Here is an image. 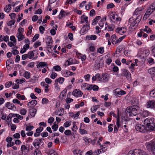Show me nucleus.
<instances>
[{
    "instance_id": "22",
    "label": "nucleus",
    "mask_w": 155,
    "mask_h": 155,
    "mask_svg": "<svg viewBox=\"0 0 155 155\" xmlns=\"http://www.w3.org/2000/svg\"><path fill=\"white\" fill-rule=\"evenodd\" d=\"M101 18L100 16H97L93 20L92 23L93 25H95L96 24L97 22H98V21Z\"/></svg>"
},
{
    "instance_id": "38",
    "label": "nucleus",
    "mask_w": 155,
    "mask_h": 155,
    "mask_svg": "<svg viewBox=\"0 0 155 155\" xmlns=\"http://www.w3.org/2000/svg\"><path fill=\"white\" fill-rule=\"evenodd\" d=\"M48 102V100L46 98H44L42 99V103L43 104H47Z\"/></svg>"
},
{
    "instance_id": "63",
    "label": "nucleus",
    "mask_w": 155,
    "mask_h": 155,
    "mask_svg": "<svg viewBox=\"0 0 155 155\" xmlns=\"http://www.w3.org/2000/svg\"><path fill=\"white\" fill-rule=\"evenodd\" d=\"M97 38V36L95 35H91V40H95Z\"/></svg>"
},
{
    "instance_id": "10",
    "label": "nucleus",
    "mask_w": 155,
    "mask_h": 155,
    "mask_svg": "<svg viewBox=\"0 0 155 155\" xmlns=\"http://www.w3.org/2000/svg\"><path fill=\"white\" fill-rule=\"evenodd\" d=\"M48 65L47 62H40L37 65V67L38 68H42L47 66Z\"/></svg>"
},
{
    "instance_id": "11",
    "label": "nucleus",
    "mask_w": 155,
    "mask_h": 155,
    "mask_svg": "<svg viewBox=\"0 0 155 155\" xmlns=\"http://www.w3.org/2000/svg\"><path fill=\"white\" fill-rule=\"evenodd\" d=\"M89 87H87V89L88 91L93 89V91H97L98 90L99 88L98 87L95 85H93L91 84L89 85Z\"/></svg>"
},
{
    "instance_id": "21",
    "label": "nucleus",
    "mask_w": 155,
    "mask_h": 155,
    "mask_svg": "<svg viewBox=\"0 0 155 155\" xmlns=\"http://www.w3.org/2000/svg\"><path fill=\"white\" fill-rule=\"evenodd\" d=\"M143 8L142 7H139L137 8L135 10L134 14L136 15H138L141 13V12L142 11Z\"/></svg>"
},
{
    "instance_id": "5",
    "label": "nucleus",
    "mask_w": 155,
    "mask_h": 155,
    "mask_svg": "<svg viewBox=\"0 0 155 155\" xmlns=\"http://www.w3.org/2000/svg\"><path fill=\"white\" fill-rule=\"evenodd\" d=\"M126 92L123 90H120L119 89H116L114 91V94L117 97H120L121 95L125 94Z\"/></svg>"
},
{
    "instance_id": "41",
    "label": "nucleus",
    "mask_w": 155,
    "mask_h": 155,
    "mask_svg": "<svg viewBox=\"0 0 155 155\" xmlns=\"http://www.w3.org/2000/svg\"><path fill=\"white\" fill-rule=\"evenodd\" d=\"M149 7L153 11H154L155 10V2L153 3H152L150 5V6Z\"/></svg>"
},
{
    "instance_id": "14",
    "label": "nucleus",
    "mask_w": 155,
    "mask_h": 155,
    "mask_svg": "<svg viewBox=\"0 0 155 155\" xmlns=\"http://www.w3.org/2000/svg\"><path fill=\"white\" fill-rule=\"evenodd\" d=\"M68 14V13H66L63 10H61L58 16L59 19H61L62 18L64 17L65 15H67Z\"/></svg>"
},
{
    "instance_id": "32",
    "label": "nucleus",
    "mask_w": 155,
    "mask_h": 155,
    "mask_svg": "<svg viewBox=\"0 0 155 155\" xmlns=\"http://www.w3.org/2000/svg\"><path fill=\"white\" fill-rule=\"evenodd\" d=\"M148 72L151 74H155V67L149 69Z\"/></svg>"
},
{
    "instance_id": "13",
    "label": "nucleus",
    "mask_w": 155,
    "mask_h": 155,
    "mask_svg": "<svg viewBox=\"0 0 155 155\" xmlns=\"http://www.w3.org/2000/svg\"><path fill=\"white\" fill-rule=\"evenodd\" d=\"M101 79V75H100V74L99 73L96 74L95 76H93L92 78L93 81H95L97 79L98 81H100Z\"/></svg>"
},
{
    "instance_id": "61",
    "label": "nucleus",
    "mask_w": 155,
    "mask_h": 155,
    "mask_svg": "<svg viewBox=\"0 0 155 155\" xmlns=\"http://www.w3.org/2000/svg\"><path fill=\"white\" fill-rule=\"evenodd\" d=\"M94 14H95V10L94 9H92L90 12V15L91 16H93Z\"/></svg>"
},
{
    "instance_id": "55",
    "label": "nucleus",
    "mask_w": 155,
    "mask_h": 155,
    "mask_svg": "<svg viewBox=\"0 0 155 155\" xmlns=\"http://www.w3.org/2000/svg\"><path fill=\"white\" fill-rule=\"evenodd\" d=\"M68 36L69 39L71 41H73V34L71 33H69L68 34Z\"/></svg>"
},
{
    "instance_id": "54",
    "label": "nucleus",
    "mask_w": 155,
    "mask_h": 155,
    "mask_svg": "<svg viewBox=\"0 0 155 155\" xmlns=\"http://www.w3.org/2000/svg\"><path fill=\"white\" fill-rule=\"evenodd\" d=\"M73 101V99H72L71 98H67L66 99V101L67 104H68L71 103V102H72Z\"/></svg>"
},
{
    "instance_id": "35",
    "label": "nucleus",
    "mask_w": 155,
    "mask_h": 155,
    "mask_svg": "<svg viewBox=\"0 0 155 155\" xmlns=\"http://www.w3.org/2000/svg\"><path fill=\"white\" fill-rule=\"evenodd\" d=\"M153 11V10H152L149 7L148 8H147L146 13H147V15H150Z\"/></svg>"
},
{
    "instance_id": "18",
    "label": "nucleus",
    "mask_w": 155,
    "mask_h": 155,
    "mask_svg": "<svg viewBox=\"0 0 155 155\" xmlns=\"http://www.w3.org/2000/svg\"><path fill=\"white\" fill-rule=\"evenodd\" d=\"M37 103V102L36 100H32L28 103V105L29 107H35Z\"/></svg>"
},
{
    "instance_id": "45",
    "label": "nucleus",
    "mask_w": 155,
    "mask_h": 155,
    "mask_svg": "<svg viewBox=\"0 0 155 155\" xmlns=\"http://www.w3.org/2000/svg\"><path fill=\"white\" fill-rule=\"evenodd\" d=\"M25 81V79H17L16 81V82H17V84H21L24 81Z\"/></svg>"
},
{
    "instance_id": "44",
    "label": "nucleus",
    "mask_w": 155,
    "mask_h": 155,
    "mask_svg": "<svg viewBox=\"0 0 155 155\" xmlns=\"http://www.w3.org/2000/svg\"><path fill=\"white\" fill-rule=\"evenodd\" d=\"M10 40L15 44H16V40L14 36H11L10 37Z\"/></svg>"
},
{
    "instance_id": "1",
    "label": "nucleus",
    "mask_w": 155,
    "mask_h": 155,
    "mask_svg": "<svg viewBox=\"0 0 155 155\" xmlns=\"http://www.w3.org/2000/svg\"><path fill=\"white\" fill-rule=\"evenodd\" d=\"M109 17L111 22L117 23V22L120 21L121 18L118 17L115 12H112L110 13Z\"/></svg>"
},
{
    "instance_id": "16",
    "label": "nucleus",
    "mask_w": 155,
    "mask_h": 155,
    "mask_svg": "<svg viewBox=\"0 0 155 155\" xmlns=\"http://www.w3.org/2000/svg\"><path fill=\"white\" fill-rule=\"evenodd\" d=\"M9 40V37L7 35L2 36L0 35V41H4L6 42L8 41Z\"/></svg>"
},
{
    "instance_id": "47",
    "label": "nucleus",
    "mask_w": 155,
    "mask_h": 155,
    "mask_svg": "<svg viewBox=\"0 0 155 155\" xmlns=\"http://www.w3.org/2000/svg\"><path fill=\"white\" fill-rule=\"evenodd\" d=\"M39 29L40 32L41 34H43L44 33V31L45 30V28L43 26H41L39 27Z\"/></svg>"
},
{
    "instance_id": "56",
    "label": "nucleus",
    "mask_w": 155,
    "mask_h": 155,
    "mask_svg": "<svg viewBox=\"0 0 155 155\" xmlns=\"http://www.w3.org/2000/svg\"><path fill=\"white\" fill-rule=\"evenodd\" d=\"M112 61V59L110 58H108L106 60V63L107 64L109 65L111 63Z\"/></svg>"
},
{
    "instance_id": "17",
    "label": "nucleus",
    "mask_w": 155,
    "mask_h": 155,
    "mask_svg": "<svg viewBox=\"0 0 155 155\" xmlns=\"http://www.w3.org/2000/svg\"><path fill=\"white\" fill-rule=\"evenodd\" d=\"M63 75L65 77H68L69 76H72V74H71V72L70 71H67L66 70H64L62 71Z\"/></svg>"
},
{
    "instance_id": "8",
    "label": "nucleus",
    "mask_w": 155,
    "mask_h": 155,
    "mask_svg": "<svg viewBox=\"0 0 155 155\" xmlns=\"http://www.w3.org/2000/svg\"><path fill=\"white\" fill-rule=\"evenodd\" d=\"M90 29L89 25L88 24H86V25H84L83 27L81 29L80 31L82 33H84L87 32Z\"/></svg>"
},
{
    "instance_id": "12",
    "label": "nucleus",
    "mask_w": 155,
    "mask_h": 155,
    "mask_svg": "<svg viewBox=\"0 0 155 155\" xmlns=\"http://www.w3.org/2000/svg\"><path fill=\"white\" fill-rule=\"evenodd\" d=\"M146 105L147 107H154L155 101L154 100H149L146 103Z\"/></svg>"
},
{
    "instance_id": "34",
    "label": "nucleus",
    "mask_w": 155,
    "mask_h": 155,
    "mask_svg": "<svg viewBox=\"0 0 155 155\" xmlns=\"http://www.w3.org/2000/svg\"><path fill=\"white\" fill-rule=\"evenodd\" d=\"M150 95L151 97L155 98V89L150 92Z\"/></svg>"
},
{
    "instance_id": "23",
    "label": "nucleus",
    "mask_w": 155,
    "mask_h": 155,
    "mask_svg": "<svg viewBox=\"0 0 155 155\" xmlns=\"http://www.w3.org/2000/svg\"><path fill=\"white\" fill-rule=\"evenodd\" d=\"M34 51H31L29 52L27 54L28 58L29 59H31L34 56Z\"/></svg>"
},
{
    "instance_id": "19",
    "label": "nucleus",
    "mask_w": 155,
    "mask_h": 155,
    "mask_svg": "<svg viewBox=\"0 0 155 155\" xmlns=\"http://www.w3.org/2000/svg\"><path fill=\"white\" fill-rule=\"evenodd\" d=\"M11 6L12 5L10 4L6 5L4 8V11L6 12L9 13L10 12L12 9Z\"/></svg>"
},
{
    "instance_id": "60",
    "label": "nucleus",
    "mask_w": 155,
    "mask_h": 155,
    "mask_svg": "<svg viewBox=\"0 0 155 155\" xmlns=\"http://www.w3.org/2000/svg\"><path fill=\"white\" fill-rule=\"evenodd\" d=\"M12 52L14 55L18 54L19 53V51L17 50H14L13 51H12Z\"/></svg>"
},
{
    "instance_id": "53",
    "label": "nucleus",
    "mask_w": 155,
    "mask_h": 155,
    "mask_svg": "<svg viewBox=\"0 0 155 155\" xmlns=\"http://www.w3.org/2000/svg\"><path fill=\"white\" fill-rule=\"evenodd\" d=\"M9 16L11 17V19H12L15 18L16 14L15 13H12L9 14Z\"/></svg>"
},
{
    "instance_id": "9",
    "label": "nucleus",
    "mask_w": 155,
    "mask_h": 155,
    "mask_svg": "<svg viewBox=\"0 0 155 155\" xmlns=\"http://www.w3.org/2000/svg\"><path fill=\"white\" fill-rule=\"evenodd\" d=\"M139 17H140L141 18V17H140V16H138L137 18L135 20V21H133V22L131 23V21H132V19L131 18H130L129 20V22L131 24H130V27L131 28H134V27L135 26V24L137 23V22L136 21V20L137 19H138Z\"/></svg>"
},
{
    "instance_id": "36",
    "label": "nucleus",
    "mask_w": 155,
    "mask_h": 155,
    "mask_svg": "<svg viewBox=\"0 0 155 155\" xmlns=\"http://www.w3.org/2000/svg\"><path fill=\"white\" fill-rule=\"evenodd\" d=\"M39 35L38 34H37L35 35L34 36L33 38H32V42H34L39 37Z\"/></svg>"
},
{
    "instance_id": "31",
    "label": "nucleus",
    "mask_w": 155,
    "mask_h": 155,
    "mask_svg": "<svg viewBox=\"0 0 155 155\" xmlns=\"http://www.w3.org/2000/svg\"><path fill=\"white\" fill-rule=\"evenodd\" d=\"M81 18H83L84 21H85V22L87 24H89L87 19L88 18V17L85 16V15H83L81 16Z\"/></svg>"
},
{
    "instance_id": "33",
    "label": "nucleus",
    "mask_w": 155,
    "mask_h": 155,
    "mask_svg": "<svg viewBox=\"0 0 155 155\" xmlns=\"http://www.w3.org/2000/svg\"><path fill=\"white\" fill-rule=\"evenodd\" d=\"M89 85L87 83H85L81 85V88L82 89L84 90H86L87 89V88L85 87H89Z\"/></svg>"
},
{
    "instance_id": "46",
    "label": "nucleus",
    "mask_w": 155,
    "mask_h": 155,
    "mask_svg": "<svg viewBox=\"0 0 155 155\" xmlns=\"http://www.w3.org/2000/svg\"><path fill=\"white\" fill-rule=\"evenodd\" d=\"M12 84V81H9L7 82L5 84V86L6 88H9L10 87L11 85Z\"/></svg>"
},
{
    "instance_id": "59",
    "label": "nucleus",
    "mask_w": 155,
    "mask_h": 155,
    "mask_svg": "<svg viewBox=\"0 0 155 155\" xmlns=\"http://www.w3.org/2000/svg\"><path fill=\"white\" fill-rule=\"evenodd\" d=\"M42 12V10L41 9L39 8L37 10L36 12L35 13V14H41Z\"/></svg>"
},
{
    "instance_id": "7",
    "label": "nucleus",
    "mask_w": 155,
    "mask_h": 155,
    "mask_svg": "<svg viewBox=\"0 0 155 155\" xmlns=\"http://www.w3.org/2000/svg\"><path fill=\"white\" fill-rule=\"evenodd\" d=\"M83 93L79 90H75L72 92V94L77 97H80L82 96Z\"/></svg>"
},
{
    "instance_id": "40",
    "label": "nucleus",
    "mask_w": 155,
    "mask_h": 155,
    "mask_svg": "<svg viewBox=\"0 0 155 155\" xmlns=\"http://www.w3.org/2000/svg\"><path fill=\"white\" fill-rule=\"evenodd\" d=\"M57 75L58 74L57 73L53 72L51 74L50 77L52 79H54L55 78L57 77Z\"/></svg>"
},
{
    "instance_id": "20",
    "label": "nucleus",
    "mask_w": 155,
    "mask_h": 155,
    "mask_svg": "<svg viewBox=\"0 0 155 155\" xmlns=\"http://www.w3.org/2000/svg\"><path fill=\"white\" fill-rule=\"evenodd\" d=\"M17 37L19 41L22 40L25 38V36L23 35L22 33L17 34Z\"/></svg>"
},
{
    "instance_id": "6",
    "label": "nucleus",
    "mask_w": 155,
    "mask_h": 155,
    "mask_svg": "<svg viewBox=\"0 0 155 155\" xmlns=\"http://www.w3.org/2000/svg\"><path fill=\"white\" fill-rule=\"evenodd\" d=\"M127 28L126 27H119L117 28L116 30L117 32L119 33L120 35H123L126 32Z\"/></svg>"
},
{
    "instance_id": "51",
    "label": "nucleus",
    "mask_w": 155,
    "mask_h": 155,
    "mask_svg": "<svg viewBox=\"0 0 155 155\" xmlns=\"http://www.w3.org/2000/svg\"><path fill=\"white\" fill-rule=\"evenodd\" d=\"M15 21L14 20L11 21L8 24V26H11L12 25L14 24Z\"/></svg>"
},
{
    "instance_id": "43",
    "label": "nucleus",
    "mask_w": 155,
    "mask_h": 155,
    "mask_svg": "<svg viewBox=\"0 0 155 155\" xmlns=\"http://www.w3.org/2000/svg\"><path fill=\"white\" fill-rule=\"evenodd\" d=\"M104 48L101 47L97 49V51L101 54H103L104 52Z\"/></svg>"
},
{
    "instance_id": "64",
    "label": "nucleus",
    "mask_w": 155,
    "mask_h": 155,
    "mask_svg": "<svg viewBox=\"0 0 155 155\" xmlns=\"http://www.w3.org/2000/svg\"><path fill=\"white\" fill-rule=\"evenodd\" d=\"M35 92L37 93L38 94L40 93L41 92V90L38 87L35 88Z\"/></svg>"
},
{
    "instance_id": "29",
    "label": "nucleus",
    "mask_w": 155,
    "mask_h": 155,
    "mask_svg": "<svg viewBox=\"0 0 155 155\" xmlns=\"http://www.w3.org/2000/svg\"><path fill=\"white\" fill-rule=\"evenodd\" d=\"M66 65H69L72 64V60L71 58H69L65 62Z\"/></svg>"
},
{
    "instance_id": "49",
    "label": "nucleus",
    "mask_w": 155,
    "mask_h": 155,
    "mask_svg": "<svg viewBox=\"0 0 155 155\" xmlns=\"http://www.w3.org/2000/svg\"><path fill=\"white\" fill-rule=\"evenodd\" d=\"M12 86V88L15 89H18L19 87V85L18 84H15V85H14V84H13Z\"/></svg>"
},
{
    "instance_id": "4",
    "label": "nucleus",
    "mask_w": 155,
    "mask_h": 155,
    "mask_svg": "<svg viewBox=\"0 0 155 155\" xmlns=\"http://www.w3.org/2000/svg\"><path fill=\"white\" fill-rule=\"evenodd\" d=\"M109 78V74L107 73H104L102 74L101 75V79L100 81L102 82H106L108 81Z\"/></svg>"
},
{
    "instance_id": "28",
    "label": "nucleus",
    "mask_w": 155,
    "mask_h": 155,
    "mask_svg": "<svg viewBox=\"0 0 155 155\" xmlns=\"http://www.w3.org/2000/svg\"><path fill=\"white\" fill-rule=\"evenodd\" d=\"M147 61L149 64H152L154 63V59L151 58H149Z\"/></svg>"
},
{
    "instance_id": "27",
    "label": "nucleus",
    "mask_w": 155,
    "mask_h": 155,
    "mask_svg": "<svg viewBox=\"0 0 155 155\" xmlns=\"http://www.w3.org/2000/svg\"><path fill=\"white\" fill-rule=\"evenodd\" d=\"M25 77L27 79L30 78L31 74L30 72L28 71H25L24 74Z\"/></svg>"
},
{
    "instance_id": "62",
    "label": "nucleus",
    "mask_w": 155,
    "mask_h": 155,
    "mask_svg": "<svg viewBox=\"0 0 155 155\" xmlns=\"http://www.w3.org/2000/svg\"><path fill=\"white\" fill-rule=\"evenodd\" d=\"M104 22L101 20L99 23V26L101 27L104 26Z\"/></svg>"
},
{
    "instance_id": "24",
    "label": "nucleus",
    "mask_w": 155,
    "mask_h": 155,
    "mask_svg": "<svg viewBox=\"0 0 155 155\" xmlns=\"http://www.w3.org/2000/svg\"><path fill=\"white\" fill-rule=\"evenodd\" d=\"M64 80V79L63 78L60 77L58 79H56V81L59 82L60 84H62Z\"/></svg>"
},
{
    "instance_id": "42",
    "label": "nucleus",
    "mask_w": 155,
    "mask_h": 155,
    "mask_svg": "<svg viewBox=\"0 0 155 155\" xmlns=\"http://www.w3.org/2000/svg\"><path fill=\"white\" fill-rule=\"evenodd\" d=\"M41 45V42L38 41L35 42L34 45V48H36L38 46H40Z\"/></svg>"
},
{
    "instance_id": "39",
    "label": "nucleus",
    "mask_w": 155,
    "mask_h": 155,
    "mask_svg": "<svg viewBox=\"0 0 155 155\" xmlns=\"http://www.w3.org/2000/svg\"><path fill=\"white\" fill-rule=\"evenodd\" d=\"M90 76V75L89 74H87L84 76V78L86 81H89Z\"/></svg>"
},
{
    "instance_id": "57",
    "label": "nucleus",
    "mask_w": 155,
    "mask_h": 155,
    "mask_svg": "<svg viewBox=\"0 0 155 155\" xmlns=\"http://www.w3.org/2000/svg\"><path fill=\"white\" fill-rule=\"evenodd\" d=\"M38 19L37 15H35L33 16L32 18V20L33 21H36Z\"/></svg>"
},
{
    "instance_id": "2",
    "label": "nucleus",
    "mask_w": 155,
    "mask_h": 155,
    "mask_svg": "<svg viewBox=\"0 0 155 155\" xmlns=\"http://www.w3.org/2000/svg\"><path fill=\"white\" fill-rule=\"evenodd\" d=\"M138 54L140 56L144 57V56L147 57L150 54V51L148 49L144 50L141 48L138 52Z\"/></svg>"
},
{
    "instance_id": "25",
    "label": "nucleus",
    "mask_w": 155,
    "mask_h": 155,
    "mask_svg": "<svg viewBox=\"0 0 155 155\" xmlns=\"http://www.w3.org/2000/svg\"><path fill=\"white\" fill-rule=\"evenodd\" d=\"M12 63H13V61L12 59V58L9 59L7 60L6 62V67L9 66L10 64H11Z\"/></svg>"
},
{
    "instance_id": "50",
    "label": "nucleus",
    "mask_w": 155,
    "mask_h": 155,
    "mask_svg": "<svg viewBox=\"0 0 155 155\" xmlns=\"http://www.w3.org/2000/svg\"><path fill=\"white\" fill-rule=\"evenodd\" d=\"M104 105L105 107H109L110 106H114L113 104H111L110 102H104Z\"/></svg>"
},
{
    "instance_id": "48",
    "label": "nucleus",
    "mask_w": 155,
    "mask_h": 155,
    "mask_svg": "<svg viewBox=\"0 0 155 155\" xmlns=\"http://www.w3.org/2000/svg\"><path fill=\"white\" fill-rule=\"evenodd\" d=\"M114 6V5L113 3L108 4L107 6V8L108 9L113 8Z\"/></svg>"
},
{
    "instance_id": "15",
    "label": "nucleus",
    "mask_w": 155,
    "mask_h": 155,
    "mask_svg": "<svg viewBox=\"0 0 155 155\" xmlns=\"http://www.w3.org/2000/svg\"><path fill=\"white\" fill-rule=\"evenodd\" d=\"M110 39L113 45H115L116 44V41L117 40V38L115 35H112Z\"/></svg>"
},
{
    "instance_id": "52",
    "label": "nucleus",
    "mask_w": 155,
    "mask_h": 155,
    "mask_svg": "<svg viewBox=\"0 0 155 155\" xmlns=\"http://www.w3.org/2000/svg\"><path fill=\"white\" fill-rule=\"evenodd\" d=\"M45 81V82L48 84H50L52 82L51 80L48 78H46Z\"/></svg>"
},
{
    "instance_id": "3",
    "label": "nucleus",
    "mask_w": 155,
    "mask_h": 155,
    "mask_svg": "<svg viewBox=\"0 0 155 155\" xmlns=\"http://www.w3.org/2000/svg\"><path fill=\"white\" fill-rule=\"evenodd\" d=\"M123 74L126 77L129 81L131 80V74L130 72L127 69H123L122 70Z\"/></svg>"
},
{
    "instance_id": "26",
    "label": "nucleus",
    "mask_w": 155,
    "mask_h": 155,
    "mask_svg": "<svg viewBox=\"0 0 155 155\" xmlns=\"http://www.w3.org/2000/svg\"><path fill=\"white\" fill-rule=\"evenodd\" d=\"M53 69H54L55 71H59L61 70V68L58 65L54 66Z\"/></svg>"
},
{
    "instance_id": "37",
    "label": "nucleus",
    "mask_w": 155,
    "mask_h": 155,
    "mask_svg": "<svg viewBox=\"0 0 155 155\" xmlns=\"http://www.w3.org/2000/svg\"><path fill=\"white\" fill-rule=\"evenodd\" d=\"M67 90L66 89H65L60 94V96L61 97H63L64 96H65L67 92Z\"/></svg>"
},
{
    "instance_id": "58",
    "label": "nucleus",
    "mask_w": 155,
    "mask_h": 155,
    "mask_svg": "<svg viewBox=\"0 0 155 155\" xmlns=\"http://www.w3.org/2000/svg\"><path fill=\"white\" fill-rule=\"evenodd\" d=\"M89 50L91 52H93L95 50V47L94 46L91 45L89 48Z\"/></svg>"
},
{
    "instance_id": "30",
    "label": "nucleus",
    "mask_w": 155,
    "mask_h": 155,
    "mask_svg": "<svg viewBox=\"0 0 155 155\" xmlns=\"http://www.w3.org/2000/svg\"><path fill=\"white\" fill-rule=\"evenodd\" d=\"M52 40L51 37L48 38V41H46V44L47 46H49L51 44H52Z\"/></svg>"
}]
</instances>
